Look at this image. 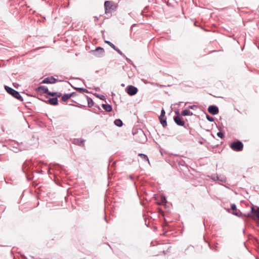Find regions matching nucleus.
<instances>
[{"mask_svg": "<svg viewBox=\"0 0 259 259\" xmlns=\"http://www.w3.org/2000/svg\"><path fill=\"white\" fill-rule=\"evenodd\" d=\"M96 97H97L98 98H99L101 100H105V96L102 95H99V94H98V95H96Z\"/></svg>", "mask_w": 259, "mask_h": 259, "instance_id": "21", "label": "nucleus"}, {"mask_svg": "<svg viewBox=\"0 0 259 259\" xmlns=\"http://www.w3.org/2000/svg\"><path fill=\"white\" fill-rule=\"evenodd\" d=\"M91 53L97 57H102L104 55V50L101 47H97L95 50L91 51Z\"/></svg>", "mask_w": 259, "mask_h": 259, "instance_id": "6", "label": "nucleus"}, {"mask_svg": "<svg viewBox=\"0 0 259 259\" xmlns=\"http://www.w3.org/2000/svg\"><path fill=\"white\" fill-rule=\"evenodd\" d=\"M84 141L82 139H75L74 140V143L78 145L83 146L84 145Z\"/></svg>", "mask_w": 259, "mask_h": 259, "instance_id": "16", "label": "nucleus"}, {"mask_svg": "<svg viewBox=\"0 0 259 259\" xmlns=\"http://www.w3.org/2000/svg\"><path fill=\"white\" fill-rule=\"evenodd\" d=\"M103 108L107 112H110L112 110V106L109 104H102Z\"/></svg>", "mask_w": 259, "mask_h": 259, "instance_id": "15", "label": "nucleus"}, {"mask_svg": "<svg viewBox=\"0 0 259 259\" xmlns=\"http://www.w3.org/2000/svg\"><path fill=\"white\" fill-rule=\"evenodd\" d=\"M174 120L178 125L183 126L185 124V122L182 120V117L179 116H175Z\"/></svg>", "mask_w": 259, "mask_h": 259, "instance_id": "10", "label": "nucleus"}, {"mask_svg": "<svg viewBox=\"0 0 259 259\" xmlns=\"http://www.w3.org/2000/svg\"><path fill=\"white\" fill-rule=\"evenodd\" d=\"M106 13H110L115 9L116 7L110 1H106L104 4Z\"/></svg>", "mask_w": 259, "mask_h": 259, "instance_id": "5", "label": "nucleus"}, {"mask_svg": "<svg viewBox=\"0 0 259 259\" xmlns=\"http://www.w3.org/2000/svg\"><path fill=\"white\" fill-rule=\"evenodd\" d=\"M76 90L77 91H82V90L85 91V89H83L82 88H76Z\"/></svg>", "mask_w": 259, "mask_h": 259, "instance_id": "29", "label": "nucleus"}, {"mask_svg": "<svg viewBox=\"0 0 259 259\" xmlns=\"http://www.w3.org/2000/svg\"><path fill=\"white\" fill-rule=\"evenodd\" d=\"M247 217L259 222V208L255 209L253 207H251V211L247 214Z\"/></svg>", "mask_w": 259, "mask_h": 259, "instance_id": "3", "label": "nucleus"}, {"mask_svg": "<svg viewBox=\"0 0 259 259\" xmlns=\"http://www.w3.org/2000/svg\"><path fill=\"white\" fill-rule=\"evenodd\" d=\"M49 95H52V96H55V95L56 94V93H49Z\"/></svg>", "mask_w": 259, "mask_h": 259, "instance_id": "30", "label": "nucleus"}, {"mask_svg": "<svg viewBox=\"0 0 259 259\" xmlns=\"http://www.w3.org/2000/svg\"><path fill=\"white\" fill-rule=\"evenodd\" d=\"M231 209L233 211V214L236 216H240L241 212L240 211L237 209V207L235 204H231Z\"/></svg>", "mask_w": 259, "mask_h": 259, "instance_id": "11", "label": "nucleus"}, {"mask_svg": "<svg viewBox=\"0 0 259 259\" xmlns=\"http://www.w3.org/2000/svg\"><path fill=\"white\" fill-rule=\"evenodd\" d=\"M217 136L221 138H223L224 137V134L221 132H218L217 133Z\"/></svg>", "mask_w": 259, "mask_h": 259, "instance_id": "25", "label": "nucleus"}, {"mask_svg": "<svg viewBox=\"0 0 259 259\" xmlns=\"http://www.w3.org/2000/svg\"><path fill=\"white\" fill-rule=\"evenodd\" d=\"M56 81V79L53 77H48L45 78L42 81L43 83H54Z\"/></svg>", "mask_w": 259, "mask_h": 259, "instance_id": "9", "label": "nucleus"}, {"mask_svg": "<svg viewBox=\"0 0 259 259\" xmlns=\"http://www.w3.org/2000/svg\"><path fill=\"white\" fill-rule=\"evenodd\" d=\"M139 156L141 157V160H142L143 162L147 163L148 164L150 163L149 159L146 155L140 153L139 154Z\"/></svg>", "mask_w": 259, "mask_h": 259, "instance_id": "12", "label": "nucleus"}, {"mask_svg": "<svg viewBox=\"0 0 259 259\" xmlns=\"http://www.w3.org/2000/svg\"><path fill=\"white\" fill-rule=\"evenodd\" d=\"M231 148L234 151H241L243 148V145L240 141L234 142L231 144Z\"/></svg>", "mask_w": 259, "mask_h": 259, "instance_id": "4", "label": "nucleus"}, {"mask_svg": "<svg viewBox=\"0 0 259 259\" xmlns=\"http://www.w3.org/2000/svg\"><path fill=\"white\" fill-rule=\"evenodd\" d=\"M162 202H163V205H164V204H165L166 203V198L163 196Z\"/></svg>", "mask_w": 259, "mask_h": 259, "instance_id": "28", "label": "nucleus"}, {"mask_svg": "<svg viewBox=\"0 0 259 259\" xmlns=\"http://www.w3.org/2000/svg\"><path fill=\"white\" fill-rule=\"evenodd\" d=\"M181 114L183 116H191L193 115V113L189 110H184L182 111Z\"/></svg>", "mask_w": 259, "mask_h": 259, "instance_id": "14", "label": "nucleus"}, {"mask_svg": "<svg viewBox=\"0 0 259 259\" xmlns=\"http://www.w3.org/2000/svg\"><path fill=\"white\" fill-rule=\"evenodd\" d=\"M135 139L139 143H144L147 141V137L144 132L140 129L134 133Z\"/></svg>", "mask_w": 259, "mask_h": 259, "instance_id": "1", "label": "nucleus"}, {"mask_svg": "<svg viewBox=\"0 0 259 259\" xmlns=\"http://www.w3.org/2000/svg\"><path fill=\"white\" fill-rule=\"evenodd\" d=\"M5 89L6 91L8 93L12 95L13 97L15 98L16 99L19 100L20 101H22L23 99L20 95V94L17 91L13 89L12 88L9 87L8 86H5Z\"/></svg>", "mask_w": 259, "mask_h": 259, "instance_id": "2", "label": "nucleus"}, {"mask_svg": "<svg viewBox=\"0 0 259 259\" xmlns=\"http://www.w3.org/2000/svg\"><path fill=\"white\" fill-rule=\"evenodd\" d=\"M48 102L53 105H56L58 104V99L56 98H52L48 100Z\"/></svg>", "mask_w": 259, "mask_h": 259, "instance_id": "17", "label": "nucleus"}, {"mask_svg": "<svg viewBox=\"0 0 259 259\" xmlns=\"http://www.w3.org/2000/svg\"><path fill=\"white\" fill-rule=\"evenodd\" d=\"M37 90L41 93H48V89L45 86H40L38 88Z\"/></svg>", "mask_w": 259, "mask_h": 259, "instance_id": "13", "label": "nucleus"}, {"mask_svg": "<svg viewBox=\"0 0 259 259\" xmlns=\"http://www.w3.org/2000/svg\"><path fill=\"white\" fill-rule=\"evenodd\" d=\"M197 107L196 105H192V106H189V108L190 109H196Z\"/></svg>", "mask_w": 259, "mask_h": 259, "instance_id": "26", "label": "nucleus"}, {"mask_svg": "<svg viewBox=\"0 0 259 259\" xmlns=\"http://www.w3.org/2000/svg\"><path fill=\"white\" fill-rule=\"evenodd\" d=\"M105 42L109 45L114 50L115 49L116 47L112 42L108 40H105Z\"/></svg>", "mask_w": 259, "mask_h": 259, "instance_id": "20", "label": "nucleus"}, {"mask_svg": "<svg viewBox=\"0 0 259 259\" xmlns=\"http://www.w3.org/2000/svg\"><path fill=\"white\" fill-rule=\"evenodd\" d=\"M165 113V112L163 110V115H164V114ZM166 125V121L165 119H164L163 118V127H164Z\"/></svg>", "mask_w": 259, "mask_h": 259, "instance_id": "24", "label": "nucleus"}, {"mask_svg": "<svg viewBox=\"0 0 259 259\" xmlns=\"http://www.w3.org/2000/svg\"><path fill=\"white\" fill-rule=\"evenodd\" d=\"M208 111L212 115H216L219 113V109L217 106L211 105L208 107Z\"/></svg>", "mask_w": 259, "mask_h": 259, "instance_id": "8", "label": "nucleus"}, {"mask_svg": "<svg viewBox=\"0 0 259 259\" xmlns=\"http://www.w3.org/2000/svg\"><path fill=\"white\" fill-rule=\"evenodd\" d=\"M206 118L209 121L212 122L214 121L213 118L212 117L208 115H206Z\"/></svg>", "mask_w": 259, "mask_h": 259, "instance_id": "22", "label": "nucleus"}, {"mask_svg": "<svg viewBox=\"0 0 259 259\" xmlns=\"http://www.w3.org/2000/svg\"><path fill=\"white\" fill-rule=\"evenodd\" d=\"M114 124L118 127H121L122 125V122L120 119H117L114 121Z\"/></svg>", "mask_w": 259, "mask_h": 259, "instance_id": "18", "label": "nucleus"}, {"mask_svg": "<svg viewBox=\"0 0 259 259\" xmlns=\"http://www.w3.org/2000/svg\"><path fill=\"white\" fill-rule=\"evenodd\" d=\"M159 119L160 123L162 124V110L161 111V114L159 116Z\"/></svg>", "mask_w": 259, "mask_h": 259, "instance_id": "27", "label": "nucleus"}, {"mask_svg": "<svg viewBox=\"0 0 259 259\" xmlns=\"http://www.w3.org/2000/svg\"><path fill=\"white\" fill-rule=\"evenodd\" d=\"M114 50L116 51L121 56H125L116 47L115 48V49H114Z\"/></svg>", "mask_w": 259, "mask_h": 259, "instance_id": "23", "label": "nucleus"}, {"mask_svg": "<svg viewBox=\"0 0 259 259\" xmlns=\"http://www.w3.org/2000/svg\"><path fill=\"white\" fill-rule=\"evenodd\" d=\"M126 90L128 94L131 96L135 95L138 92L137 88L132 85L128 86Z\"/></svg>", "mask_w": 259, "mask_h": 259, "instance_id": "7", "label": "nucleus"}, {"mask_svg": "<svg viewBox=\"0 0 259 259\" xmlns=\"http://www.w3.org/2000/svg\"><path fill=\"white\" fill-rule=\"evenodd\" d=\"M71 97V95L70 94H65L62 96V99L63 101H66L68 99H69Z\"/></svg>", "mask_w": 259, "mask_h": 259, "instance_id": "19", "label": "nucleus"}]
</instances>
